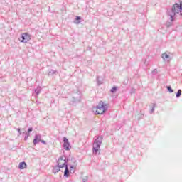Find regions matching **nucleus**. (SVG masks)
Returning a JSON list of instances; mask_svg holds the SVG:
<instances>
[{"mask_svg":"<svg viewBox=\"0 0 182 182\" xmlns=\"http://www.w3.org/2000/svg\"><path fill=\"white\" fill-rule=\"evenodd\" d=\"M176 14H180L181 16H182V1H181L180 4L176 3L173 4L172 9L168 11V16H170L171 22L174 21V17Z\"/></svg>","mask_w":182,"mask_h":182,"instance_id":"f257e3e1","label":"nucleus"},{"mask_svg":"<svg viewBox=\"0 0 182 182\" xmlns=\"http://www.w3.org/2000/svg\"><path fill=\"white\" fill-rule=\"evenodd\" d=\"M63 157L64 158L63 161L65 163V164H67V166H69L70 173H71V174H73L75 173V168H76V166H77V164L76 163V159L70 156Z\"/></svg>","mask_w":182,"mask_h":182,"instance_id":"f03ea898","label":"nucleus"},{"mask_svg":"<svg viewBox=\"0 0 182 182\" xmlns=\"http://www.w3.org/2000/svg\"><path fill=\"white\" fill-rule=\"evenodd\" d=\"M96 137L93 144L92 151L94 154L100 155V146L103 141V136H97Z\"/></svg>","mask_w":182,"mask_h":182,"instance_id":"7ed1b4c3","label":"nucleus"},{"mask_svg":"<svg viewBox=\"0 0 182 182\" xmlns=\"http://www.w3.org/2000/svg\"><path fill=\"white\" fill-rule=\"evenodd\" d=\"M107 110V107L105 105L103 101H100L99 104L94 108L93 111L95 112V114H103Z\"/></svg>","mask_w":182,"mask_h":182,"instance_id":"20e7f679","label":"nucleus"},{"mask_svg":"<svg viewBox=\"0 0 182 182\" xmlns=\"http://www.w3.org/2000/svg\"><path fill=\"white\" fill-rule=\"evenodd\" d=\"M82 99V93L78 92L73 96L71 100L69 102V105L71 106H76L77 103H80V100Z\"/></svg>","mask_w":182,"mask_h":182,"instance_id":"39448f33","label":"nucleus"},{"mask_svg":"<svg viewBox=\"0 0 182 182\" xmlns=\"http://www.w3.org/2000/svg\"><path fill=\"white\" fill-rule=\"evenodd\" d=\"M31 35L28 33H24L21 34V37L19 39L20 42L22 43H28L31 41Z\"/></svg>","mask_w":182,"mask_h":182,"instance_id":"423d86ee","label":"nucleus"},{"mask_svg":"<svg viewBox=\"0 0 182 182\" xmlns=\"http://www.w3.org/2000/svg\"><path fill=\"white\" fill-rule=\"evenodd\" d=\"M63 159H64L63 156H60L58 159V161L57 162L58 163V166L53 168V173L54 174H56L57 173H59V171H60V168H62V167H60V166H62V164H60V161H63Z\"/></svg>","mask_w":182,"mask_h":182,"instance_id":"0eeeda50","label":"nucleus"},{"mask_svg":"<svg viewBox=\"0 0 182 182\" xmlns=\"http://www.w3.org/2000/svg\"><path fill=\"white\" fill-rule=\"evenodd\" d=\"M63 147L64 150L69 151L72 149V146H70V143L69 142V139H68V138L63 137Z\"/></svg>","mask_w":182,"mask_h":182,"instance_id":"6e6552de","label":"nucleus"},{"mask_svg":"<svg viewBox=\"0 0 182 182\" xmlns=\"http://www.w3.org/2000/svg\"><path fill=\"white\" fill-rule=\"evenodd\" d=\"M60 167H62V168H63V167L65 168V171H64V177H69V173H70V170H69V167H68V164H66V163H63L62 165H60Z\"/></svg>","mask_w":182,"mask_h":182,"instance_id":"1a4fd4ad","label":"nucleus"},{"mask_svg":"<svg viewBox=\"0 0 182 182\" xmlns=\"http://www.w3.org/2000/svg\"><path fill=\"white\" fill-rule=\"evenodd\" d=\"M41 139H42V136H41V134H36L35 135L34 139L33 141V143L34 146H36L38 144V143H40Z\"/></svg>","mask_w":182,"mask_h":182,"instance_id":"9d476101","label":"nucleus"},{"mask_svg":"<svg viewBox=\"0 0 182 182\" xmlns=\"http://www.w3.org/2000/svg\"><path fill=\"white\" fill-rule=\"evenodd\" d=\"M27 166H28V165L26 164V162L23 161V162L19 163L18 168L20 170H23V168H26Z\"/></svg>","mask_w":182,"mask_h":182,"instance_id":"9b49d317","label":"nucleus"},{"mask_svg":"<svg viewBox=\"0 0 182 182\" xmlns=\"http://www.w3.org/2000/svg\"><path fill=\"white\" fill-rule=\"evenodd\" d=\"M81 20H82V17L77 16L75 21V23H76V25H79V23H80Z\"/></svg>","mask_w":182,"mask_h":182,"instance_id":"f8f14e48","label":"nucleus"},{"mask_svg":"<svg viewBox=\"0 0 182 182\" xmlns=\"http://www.w3.org/2000/svg\"><path fill=\"white\" fill-rule=\"evenodd\" d=\"M161 58L162 59L165 60V59H168L170 58V55L164 53L161 55Z\"/></svg>","mask_w":182,"mask_h":182,"instance_id":"ddd939ff","label":"nucleus"},{"mask_svg":"<svg viewBox=\"0 0 182 182\" xmlns=\"http://www.w3.org/2000/svg\"><path fill=\"white\" fill-rule=\"evenodd\" d=\"M55 73H58L57 70H50L48 72V76H52V75H55Z\"/></svg>","mask_w":182,"mask_h":182,"instance_id":"4468645a","label":"nucleus"},{"mask_svg":"<svg viewBox=\"0 0 182 182\" xmlns=\"http://www.w3.org/2000/svg\"><path fill=\"white\" fill-rule=\"evenodd\" d=\"M42 90V87H37V88L35 90V93L38 95L39 93H41V91Z\"/></svg>","mask_w":182,"mask_h":182,"instance_id":"2eb2a0df","label":"nucleus"},{"mask_svg":"<svg viewBox=\"0 0 182 182\" xmlns=\"http://www.w3.org/2000/svg\"><path fill=\"white\" fill-rule=\"evenodd\" d=\"M97 82L99 86H100V85H103V80H100V77H97Z\"/></svg>","mask_w":182,"mask_h":182,"instance_id":"dca6fc26","label":"nucleus"},{"mask_svg":"<svg viewBox=\"0 0 182 182\" xmlns=\"http://www.w3.org/2000/svg\"><path fill=\"white\" fill-rule=\"evenodd\" d=\"M111 93H116L117 92V87L114 86L111 90H110Z\"/></svg>","mask_w":182,"mask_h":182,"instance_id":"f3484780","label":"nucleus"},{"mask_svg":"<svg viewBox=\"0 0 182 182\" xmlns=\"http://www.w3.org/2000/svg\"><path fill=\"white\" fill-rule=\"evenodd\" d=\"M167 90H168L169 93H173L174 90L171 88V86H167L166 87Z\"/></svg>","mask_w":182,"mask_h":182,"instance_id":"a211bd4d","label":"nucleus"},{"mask_svg":"<svg viewBox=\"0 0 182 182\" xmlns=\"http://www.w3.org/2000/svg\"><path fill=\"white\" fill-rule=\"evenodd\" d=\"M180 96H181V90H178L176 95V97L177 99H178L180 97Z\"/></svg>","mask_w":182,"mask_h":182,"instance_id":"6ab92c4d","label":"nucleus"},{"mask_svg":"<svg viewBox=\"0 0 182 182\" xmlns=\"http://www.w3.org/2000/svg\"><path fill=\"white\" fill-rule=\"evenodd\" d=\"M154 109H156V104H154V105L152 106L151 110H150V114H153L154 112Z\"/></svg>","mask_w":182,"mask_h":182,"instance_id":"aec40b11","label":"nucleus"},{"mask_svg":"<svg viewBox=\"0 0 182 182\" xmlns=\"http://www.w3.org/2000/svg\"><path fill=\"white\" fill-rule=\"evenodd\" d=\"M152 75H157V69H154V70L152 71Z\"/></svg>","mask_w":182,"mask_h":182,"instance_id":"412c9836","label":"nucleus"},{"mask_svg":"<svg viewBox=\"0 0 182 182\" xmlns=\"http://www.w3.org/2000/svg\"><path fill=\"white\" fill-rule=\"evenodd\" d=\"M33 128H32V127H30V128H28V132L27 133H31V132H33Z\"/></svg>","mask_w":182,"mask_h":182,"instance_id":"4be33fe9","label":"nucleus"},{"mask_svg":"<svg viewBox=\"0 0 182 182\" xmlns=\"http://www.w3.org/2000/svg\"><path fill=\"white\" fill-rule=\"evenodd\" d=\"M88 180L87 176H85L83 179H82V182H87Z\"/></svg>","mask_w":182,"mask_h":182,"instance_id":"5701e85b","label":"nucleus"},{"mask_svg":"<svg viewBox=\"0 0 182 182\" xmlns=\"http://www.w3.org/2000/svg\"><path fill=\"white\" fill-rule=\"evenodd\" d=\"M16 130H17V132H18V133L19 134H22V132H21V129L17 128Z\"/></svg>","mask_w":182,"mask_h":182,"instance_id":"b1692460","label":"nucleus"},{"mask_svg":"<svg viewBox=\"0 0 182 182\" xmlns=\"http://www.w3.org/2000/svg\"><path fill=\"white\" fill-rule=\"evenodd\" d=\"M23 133H25V137H29L28 132H25V131H24Z\"/></svg>","mask_w":182,"mask_h":182,"instance_id":"393cba45","label":"nucleus"},{"mask_svg":"<svg viewBox=\"0 0 182 182\" xmlns=\"http://www.w3.org/2000/svg\"><path fill=\"white\" fill-rule=\"evenodd\" d=\"M136 92V89L132 88L131 90V93H134Z\"/></svg>","mask_w":182,"mask_h":182,"instance_id":"a878e982","label":"nucleus"},{"mask_svg":"<svg viewBox=\"0 0 182 182\" xmlns=\"http://www.w3.org/2000/svg\"><path fill=\"white\" fill-rule=\"evenodd\" d=\"M40 141L43 143V144H46V141L45 140H41Z\"/></svg>","mask_w":182,"mask_h":182,"instance_id":"bb28decb","label":"nucleus"},{"mask_svg":"<svg viewBox=\"0 0 182 182\" xmlns=\"http://www.w3.org/2000/svg\"><path fill=\"white\" fill-rule=\"evenodd\" d=\"M26 140H28V137H27V136H25V137H24V141H26Z\"/></svg>","mask_w":182,"mask_h":182,"instance_id":"cd10ccee","label":"nucleus"},{"mask_svg":"<svg viewBox=\"0 0 182 182\" xmlns=\"http://www.w3.org/2000/svg\"><path fill=\"white\" fill-rule=\"evenodd\" d=\"M63 161H60V164H62V162H63Z\"/></svg>","mask_w":182,"mask_h":182,"instance_id":"c85d7f7f","label":"nucleus"},{"mask_svg":"<svg viewBox=\"0 0 182 182\" xmlns=\"http://www.w3.org/2000/svg\"><path fill=\"white\" fill-rule=\"evenodd\" d=\"M21 130H23V131H25V129H22Z\"/></svg>","mask_w":182,"mask_h":182,"instance_id":"c756f323","label":"nucleus"},{"mask_svg":"<svg viewBox=\"0 0 182 182\" xmlns=\"http://www.w3.org/2000/svg\"><path fill=\"white\" fill-rule=\"evenodd\" d=\"M70 162H71L72 164H73V161H70Z\"/></svg>","mask_w":182,"mask_h":182,"instance_id":"7c9ffc66","label":"nucleus"}]
</instances>
